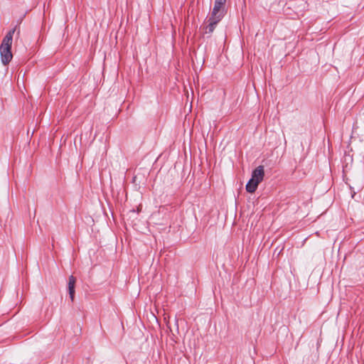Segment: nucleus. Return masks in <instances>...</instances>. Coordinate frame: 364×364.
Returning a JSON list of instances; mask_svg holds the SVG:
<instances>
[{"label": "nucleus", "mask_w": 364, "mask_h": 364, "mask_svg": "<svg viewBox=\"0 0 364 364\" xmlns=\"http://www.w3.org/2000/svg\"><path fill=\"white\" fill-rule=\"evenodd\" d=\"M16 30V27L9 31L3 38L0 45V55L1 63L6 65L13 58L11 53V46L13 41V36Z\"/></svg>", "instance_id": "nucleus-1"}, {"label": "nucleus", "mask_w": 364, "mask_h": 364, "mask_svg": "<svg viewBox=\"0 0 364 364\" xmlns=\"http://www.w3.org/2000/svg\"><path fill=\"white\" fill-rule=\"evenodd\" d=\"M227 0H214L213 7L210 16L223 19L227 14Z\"/></svg>", "instance_id": "nucleus-2"}, {"label": "nucleus", "mask_w": 364, "mask_h": 364, "mask_svg": "<svg viewBox=\"0 0 364 364\" xmlns=\"http://www.w3.org/2000/svg\"><path fill=\"white\" fill-rule=\"evenodd\" d=\"M258 185L259 183L250 178L246 184V191L252 193L257 190Z\"/></svg>", "instance_id": "nucleus-6"}, {"label": "nucleus", "mask_w": 364, "mask_h": 364, "mask_svg": "<svg viewBox=\"0 0 364 364\" xmlns=\"http://www.w3.org/2000/svg\"><path fill=\"white\" fill-rule=\"evenodd\" d=\"M222 19L218 18H214L212 16H210L209 18L207 20L208 24L205 26H203V33L205 34H211L217 24L221 21Z\"/></svg>", "instance_id": "nucleus-3"}, {"label": "nucleus", "mask_w": 364, "mask_h": 364, "mask_svg": "<svg viewBox=\"0 0 364 364\" xmlns=\"http://www.w3.org/2000/svg\"><path fill=\"white\" fill-rule=\"evenodd\" d=\"M264 176V166H259L252 171L251 179H253L254 181L259 183L263 180Z\"/></svg>", "instance_id": "nucleus-4"}, {"label": "nucleus", "mask_w": 364, "mask_h": 364, "mask_svg": "<svg viewBox=\"0 0 364 364\" xmlns=\"http://www.w3.org/2000/svg\"><path fill=\"white\" fill-rule=\"evenodd\" d=\"M75 282H76L75 277L73 275L70 276L68 285L69 296H70L71 301H74Z\"/></svg>", "instance_id": "nucleus-5"}]
</instances>
